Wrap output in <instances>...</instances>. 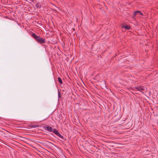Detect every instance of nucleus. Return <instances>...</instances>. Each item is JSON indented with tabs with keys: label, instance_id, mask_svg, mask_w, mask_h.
I'll return each mask as SVG.
<instances>
[{
	"label": "nucleus",
	"instance_id": "7ed1b4c3",
	"mask_svg": "<svg viewBox=\"0 0 158 158\" xmlns=\"http://www.w3.org/2000/svg\"><path fill=\"white\" fill-rule=\"evenodd\" d=\"M37 41L38 43H44L45 42L44 40V39L40 37Z\"/></svg>",
	"mask_w": 158,
	"mask_h": 158
},
{
	"label": "nucleus",
	"instance_id": "f257e3e1",
	"mask_svg": "<svg viewBox=\"0 0 158 158\" xmlns=\"http://www.w3.org/2000/svg\"><path fill=\"white\" fill-rule=\"evenodd\" d=\"M135 89L137 90L140 91L142 93L143 92V91H144L145 90V88L143 86L136 87Z\"/></svg>",
	"mask_w": 158,
	"mask_h": 158
},
{
	"label": "nucleus",
	"instance_id": "9d476101",
	"mask_svg": "<svg viewBox=\"0 0 158 158\" xmlns=\"http://www.w3.org/2000/svg\"><path fill=\"white\" fill-rule=\"evenodd\" d=\"M56 135L58 136L60 138H63V136H62L59 132L57 134H56Z\"/></svg>",
	"mask_w": 158,
	"mask_h": 158
},
{
	"label": "nucleus",
	"instance_id": "423d86ee",
	"mask_svg": "<svg viewBox=\"0 0 158 158\" xmlns=\"http://www.w3.org/2000/svg\"><path fill=\"white\" fill-rule=\"evenodd\" d=\"M123 27L125 28V29H127V30H129L130 28V27L129 26H123Z\"/></svg>",
	"mask_w": 158,
	"mask_h": 158
},
{
	"label": "nucleus",
	"instance_id": "1a4fd4ad",
	"mask_svg": "<svg viewBox=\"0 0 158 158\" xmlns=\"http://www.w3.org/2000/svg\"><path fill=\"white\" fill-rule=\"evenodd\" d=\"M56 135L58 136L60 138H63V136H62L59 132L57 134H56Z\"/></svg>",
	"mask_w": 158,
	"mask_h": 158
},
{
	"label": "nucleus",
	"instance_id": "f03ea898",
	"mask_svg": "<svg viewBox=\"0 0 158 158\" xmlns=\"http://www.w3.org/2000/svg\"><path fill=\"white\" fill-rule=\"evenodd\" d=\"M133 15L134 17L136 16V15L139 16L140 15H143V14L139 11H136L134 12Z\"/></svg>",
	"mask_w": 158,
	"mask_h": 158
},
{
	"label": "nucleus",
	"instance_id": "39448f33",
	"mask_svg": "<svg viewBox=\"0 0 158 158\" xmlns=\"http://www.w3.org/2000/svg\"><path fill=\"white\" fill-rule=\"evenodd\" d=\"M32 36L37 41L38 40V39L40 38V37L34 34H33Z\"/></svg>",
	"mask_w": 158,
	"mask_h": 158
},
{
	"label": "nucleus",
	"instance_id": "0eeeda50",
	"mask_svg": "<svg viewBox=\"0 0 158 158\" xmlns=\"http://www.w3.org/2000/svg\"><path fill=\"white\" fill-rule=\"evenodd\" d=\"M58 80L59 81V82L60 83V84L62 83V81L60 77H58Z\"/></svg>",
	"mask_w": 158,
	"mask_h": 158
},
{
	"label": "nucleus",
	"instance_id": "20e7f679",
	"mask_svg": "<svg viewBox=\"0 0 158 158\" xmlns=\"http://www.w3.org/2000/svg\"><path fill=\"white\" fill-rule=\"evenodd\" d=\"M46 130L49 132H52L53 130L52 128L50 127H46Z\"/></svg>",
	"mask_w": 158,
	"mask_h": 158
},
{
	"label": "nucleus",
	"instance_id": "6e6552de",
	"mask_svg": "<svg viewBox=\"0 0 158 158\" xmlns=\"http://www.w3.org/2000/svg\"><path fill=\"white\" fill-rule=\"evenodd\" d=\"M56 135L59 132L56 130L55 129H54L52 131Z\"/></svg>",
	"mask_w": 158,
	"mask_h": 158
},
{
	"label": "nucleus",
	"instance_id": "9b49d317",
	"mask_svg": "<svg viewBox=\"0 0 158 158\" xmlns=\"http://www.w3.org/2000/svg\"><path fill=\"white\" fill-rule=\"evenodd\" d=\"M58 94H59V97H60V94L59 92Z\"/></svg>",
	"mask_w": 158,
	"mask_h": 158
}]
</instances>
